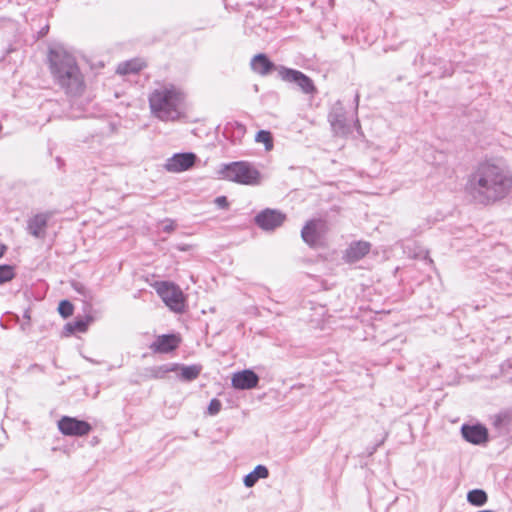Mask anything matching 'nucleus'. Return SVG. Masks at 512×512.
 <instances>
[{
    "label": "nucleus",
    "mask_w": 512,
    "mask_h": 512,
    "mask_svg": "<svg viewBox=\"0 0 512 512\" xmlns=\"http://www.w3.org/2000/svg\"><path fill=\"white\" fill-rule=\"evenodd\" d=\"M326 232V222L321 219H313L308 221L302 228L301 237L303 241L310 247H317L321 244V241Z\"/></svg>",
    "instance_id": "obj_7"
},
{
    "label": "nucleus",
    "mask_w": 512,
    "mask_h": 512,
    "mask_svg": "<svg viewBox=\"0 0 512 512\" xmlns=\"http://www.w3.org/2000/svg\"><path fill=\"white\" fill-rule=\"evenodd\" d=\"M58 429L63 435L81 437L89 434L92 431V426L86 421L63 416L58 421Z\"/></svg>",
    "instance_id": "obj_8"
},
{
    "label": "nucleus",
    "mask_w": 512,
    "mask_h": 512,
    "mask_svg": "<svg viewBox=\"0 0 512 512\" xmlns=\"http://www.w3.org/2000/svg\"><path fill=\"white\" fill-rule=\"evenodd\" d=\"M269 475V471L266 466L258 465L252 472L244 477V485L248 488L253 487L259 479H265Z\"/></svg>",
    "instance_id": "obj_18"
},
{
    "label": "nucleus",
    "mask_w": 512,
    "mask_h": 512,
    "mask_svg": "<svg viewBox=\"0 0 512 512\" xmlns=\"http://www.w3.org/2000/svg\"><path fill=\"white\" fill-rule=\"evenodd\" d=\"M371 245L366 241L353 242L346 249L344 259L348 263H354L362 259L370 251Z\"/></svg>",
    "instance_id": "obj_14"
},
{
    "label": "nucleus",
    "mask_w": 512,
    "mask_h": 512,
    "mask_svg": "<svg viewBox=\"0 0 512 512\" xmlns=\"http://www.w3.org/2000/svg\"><path fill=\"white\" fill-rule=\"evenodd\" d=\"M286 219L285 214L275 209H265L255 217V223L263 230H274Z\"/></svg>",
    "instance_id": "obj_10"
},
{
    "label": "nucleus",
    "mask_w": 512,
    "mask_h": 512,
    "mask_svg": "<svg viewBox=\"0 0 512 512\" xmlns=\"http://www.w3.org/2000/svg\"><path fill=\"white\" fill-rule=\"evenodd\" d=\"M173 369H169L168 367L166 366H162V367H158L157 369H155L153 372V376L155 378H162L164 377V375L169 372V371H172Z\"/></svg>",
    "instance_id": "obj_27"
},
{
    "label": "nucleus",
    "mask_w": 512,
    "mask_h": 512,
    "mask_svg": "<svg viewBox=\"0 0 512 512\" xmlns=\"http://www.w3.org/2000/svg\"><path fill=\"white\" fill-rule=\"evenodd\" d=\"M143 62L139 60H130L124 63L119 64L117 68V73L126 75L130 73H137L143 68Z\"/></svg>",
    "instance_id": "obj_19"
},
{
    "label": "nucleus",
    "mask_w": 512,
    "mask_h": 512,
    "mask_svg": "<svg viewBox=\"0 0 512 512\" xmlns=\"http://www.w3.org/2000/svg\"><path fill=\"white\" fill-rule=\"evenodd\" d=\"M48 62L54 82L69 95H80L85 89L84 76L75 57L63 46L49 50Z\"/></svg>",
    "instance_id": "obj_2"
},
{
    "label": "nucleus",
    "mask_w": 512,
    "mask_h": 512,
    "mask_svg": "<svg viewBox=\"0 0 512 512\" xmlns=\"http://www.w3.org/2000/svg\"><path fill=\"white\" fill-rule=\"evenodd\" d=\"M221 407L222 404L218 399H212L208 406V413L210 415H216L220 412Z\"/></svg>",
    "instance_id": "obj_26"
},
{
    "label": "nucleus",
    "mask_w": 512,
    "mask_h": 512,
    "mask_svg": "<svg viewBox=\"0 0 512 512\" xmlns=\"http://www.w3.org/2000/svg\"><path fill=\"white\" fill-rule=\"evenodd\" d=\"M154 288L163 302L174 312L181 313L185 308V296L180 287L172 282H156Z\"/></svg>",
    "instance_id": "obj_5"
},
{
    "label": "nucleus",
    "mask_w": 512,
    "mask_h": 512,
    "mask_svg": "<svg viewBox=\"0 0 512 512\" xmlns=\"http://www.w3.org/2000/svg\"><path fill=\"white\" fill-rule=\"evenodd\" d=\"M174 227H175L174 223H173L172 221H170L168 224H166V225L164 226V228H163V229H164V231H166V232H171V231H173V230H174Z\"/></svg>",
    "instance_id": "obj_31"
},
{
    "label": "nucleus",
    "mask_w": 512,
    "mask_h": 512,
    "mask_svg": "<svg viewBox=\"0 0 512 512\" xmlns=\"http://www.w3.org/2000/svg\"><path fill=\"white\" fill-rule=\"evenodd\" d=\"M197 160L196 154L192 152L176 153L164 163V169L170 173H181L191 169Z\"/></svg>",
    "instance_id": "obj_9"
},
{
    "label": "nucleus",
    "mask_w": 512,
    "mask_h": 512,
    "mask_svg": "<svg viewBox=\"0 0 512 512\" xmlns=\"http://www.w3.org/2000/svg\"><path fill=\"white\" fill-rule=\"evenodd\" d=\"M461 433L467 442L475 445L483 444L488 440V431L482 425H463Z\"/></svg>",
    "instance_id": "obj_13"
},
{
    "label": "nucleus",
    "mask_w": 512,
    "mask_h": 512,
    "mask_svg": "<svg viewBox=\"0 0 512 512\" xmlns=\"http://www.w3.org/2000/svg\"><path fill=\"white\" fill-rule=\"evenodd\" d=\"M224 134L233 144H238L246 134V127L238 121H232L225 126Z\"/></svg>",
    "instance_id": "obj_17"
},
{
    "label": "nucleus",
    "mask_w": 512,
    "mask_h": 512,
    "mask_svg": "<svg viewBox=\"0 0 512 512\" xmlns=\"http://www.w3.org/2000/svg\"><path fill=\"white\" fill-rule=\"evenodd\" d=\"M278 74L281 80L295 83L305 94H314L316 92L312 79L299 70L280 66L278 68Z\"/></svg>",
    "instance_id": "obj_6"
},
{
    "label": "nucleus",
    "mask_w": 512,
    "mask_h": 512,
    "mask_svg": "<svg viewBox=\"0 0 512 512\" xmlns=\"http://www.w3.org/2000/svg\"><path fill=\"white\" fill-rule=\"evenodd\" d=\"M215 203L219 208L226 209L228 208V201L225 196H219L215 199Z\"/></svg>",
    "instance_id": "obj_28"
},
{
    "label": "nucleus",
    "mask_w": 512,
    "mask_h": 512,
    "mask_svg": "<svg viewBox=\"0 0 512 512\" xmlns=\"http://www.w3.org/2000/svg\"><path fill=\"white\" fill-rule=\"evenodd\" d=\"M220 178L241 185L256 186L262 182V175L249 161H235L223 164L219 170Z\"/></svg>",
    "instance_id": "obj_4"
},
{
    "label": "nucleus",
    "mask_w": 512,
    "mask_h": 512,
    "mask_svg": "<svg viewBox=\"0 0 512 512\" xmlns=\"http://www.w3.org/2000/svg\"><path fill=\"white\" fill-rule=\"evenodd\" d=\"M186 95L173 84H161L149 94L151 114L163 122H176L185 118Z\"/></svg>",
    "instance_id": "obj_3"
},
{
    "label": "nucleus",
    "mask_w": 512,
    "mask_h": 512,
    "mask_svg": "<svg viewBox=\"0 0 512 512\" xmlns=\"http://www.w3.org/2000/svg\"><path fill=\"white\" fill-rule=\"evenodd\" d=\"M50 213H40L33 216L28 221V231L33 236L39 238L44 236L47 222L50 219Z\"/></svg>",
    "instance_id": "obj_15"
},
{
    "label": "nucleus",
    "mask_w": 512,
    "mask_h": 512,
    "mask_svg": "<svg viewBox=\"0 0 512 512\" xmlns=\"http://www.w3.org/2000/svg\"><path fill=\"white\" fill-rule=\"evenodd\" d=\"M200 368L197 366H184L181 368V378L183 380L191 381L198 377Z\"/></svg>",
    "instance_id": "obj_23"
},
{
    "label": "nucleus",
    "mask_w": 512,
    "mask_h": 512,
    "mask_svg": "<svg viewBox=\"0 0 512 512\" xmlns=\"http://www.w3.org/2000/svg\"><path fill=\"white\" fill-rule=\"evenodd\" d=\"M255 142L263 144L266 151H271L274 148L273 136L268 130L258 131L255 135Z\"/></svg>",
    "instance_id": "obj_21"
},
{
    "label": "nucleus",
    "mask_w": 512,
    "mask_h": 512,
    "mask_svg": "<svg viewBox=\"0 0 512 512\" xmlns=\"http://www.w3.org/2000/svg\"><path fill=\"white\" fill-rule=\"evenodd\" d=\"M59 313L67 318L73 314V305L68 300H62L58 307Z\"/></svg>",
    "instance_id": "obj_25"
},
{
    "label": "nucleus",
    "mask_w": 512,
    "mask_h": 512,
    "mask_svg": "<svg viewBox=\"0 0 512 512\" xmlns=\"http://www.w3.org/2000/svg\"><path fill=\"white\" fill-rule=\"evenodd\" d=\"M488 496L484 490L474 489L468 492L467 501L473 506H483L486 504Z\"/></svg>",
    "instance_id": "obj_20"
},
{
    "label": "nucleus",
    "mask_w": 512,
    "mask_h": 512,
    "mask_svg": "<svg viewBox=\"0 0 512 512\" xmlns=\"http://www.w3.org/2000/svg\"><path fill=\"white\" fill-rule=\"evenodd\" d=\"M6 250H7V247L4 244L0 243V258L3 257V255L6 252Z\"/></svg>",
    "instance_id": "obj_32"
},
{
    "label": "nucleus",
    "mask_w": 512,
    "mask_h": 512,
    "mask_svg": "<svg viewBox=\"0 0 512 512\" xmlns=\"http://www.w3.org/2000/svg\"><path fill=\"white\" fill-rule=\"evenodd\" d=\"M279 67H276L265 54H257L251 60L252 70L261 76L269 74L273 69L278 71Z\"/></svg>",
    "instance_id": "obj_16"
},
{
    "label": "nucleus",
    "mask_w": 512,
    "mask_h": 512,
    "mask_svg": "<svg viewBox=\"0 0 512 512\" xmlns=\"http://www.w3.org/2000/svg\"><path fill=\"white\" fill-rule=\"evenodd\" d=\"M496 418H497L496 423L501 421L500 416H497Z\"/></svg>",
    "instance_id": "obj_33"
},
{
    "label": "nucleus",
    "mask_w": 512,
    "mask_h": 512,
    "mask_svg": "<svg viewBox=\"0 0 512 512\" xmlns=\"http://www.w3.org/2000/svg\"><path fill=\"white\" fill-rule=\"evenodd\" d=\"M231 382L235 389L249 390L257 387L259 377L254 371L246 369L234 373Z\"/></svg>",
    "instance_id": "obj_11"
},
{
    "label": "nucleus",
    "mask_w": 512,
    "mask_h": 512,
    "mask_svg": "<svg viewBox=\"0 0 512 512\" xmlns=\"http://www.w3.org/2000/svg\"><path fill=\"white\" fill-rule=\"evenodd\" d=\"M86 326L87 324L83 321H76L74 323V327H73V330L75 331H79V332H83L86 330Z\"/></svg>",
    "instance_id": "obj_29"
},
{
    "label": "nucleus",
    "mask_w": 512,
    "mask_h": 512,
    "mask_svg": "<svg viewBox=\"0 0 512 512\" xmlns=\"http://www.w3.org/2000/svg\"><path fill=\"white\" fill-rule=\"evenodd\" d=\"M181 342V339L176 334L160 335L150 345V349L154 353H169L175 350Z\"/></svg>",
    "instance_id": "obj_12"
},
{
    "label": "nucleus",
    "mask_w": 512,
    "mask_h": 512,
    "mask_svg": "<svg viewBox=\"0 0 512 512\" xmlns=\"http://www.w3.org/2000/svg\"><path fill=\"white\" fill-rule=\"evenodd\" d=\"M465 191L474 203L492 205L511 193L512 173L500 161L480 162L470 174Z\"/></svg>",
    "instance_id": "obj_1"
},
{
    "label": "nucleus",
    "mask_w": 512,
    "mask_h": 512,
    "mask_svg": "<svg viewBox=\"0 0 512 512\" xmlns=\"http://www.w3.org/2000/svg\"><path fill=\"white\" fill-rule=\"evenodd\" d=\"M72 286H73V288H74L77 292H79L80 294L85 295V287H84L81 283H79V282H74V283L72 284Z\"/></svg>",
    "instance_id": "obj_30"
},
{
    "label": "nucleus",
    "mask_w": 512,
    "mask_h": 512,
    "mask_svg": "<svg viewBox=\"0 0 512 512\" xmlns=\"http://www.w3.org/2000/svg\"><path fill=\"white\" fill-rule=\"evenodd\" d=\"M329 121L336 134L344 135L348 132V129L345 125V120L342 116L337 114H331L329 117Z\"/></svg>",
    "instance_id": "obj_22"
},
{
    "label": "nucleus",
    "mask_w": 512,
    "mask_h": 512,
    "mask_svg": "<svg viewBox=\"0 0 512 512\" xmlns=\"http://www.w3.org/2000/svg\"><path fill=\"white\" fill-rule=\"evenodd\" d=\"M15 276L14 269L10 265H0V284L11 281Z\"/></svg>",
    "instance_id": "obj_24"
}]
</instances>
